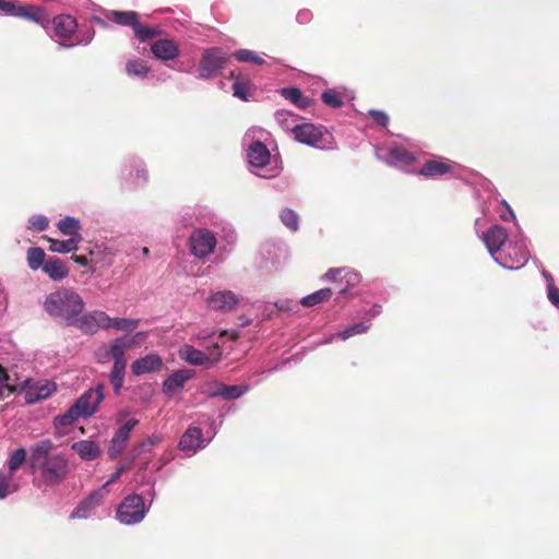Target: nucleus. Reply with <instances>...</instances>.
I'll return each instance as SVG.
<instances>
[{"label": "nucleus", "mask_w": 559, "mask_h": 559, "mask_svg": "<svg viewBox=\"0 0 559 559\" xmlns=\"http://www.w3.org/2000/svg\"><path fill=\"white\" fill-rule=\"evenodd\" d=\"M127 362H114L109 373V381L116 394H119L124 381Z\"/></svg>", "instance_id": "7c9ffc66"}, {"label": "nucleus", "mask_w": 559, "mask_h": 559, "mask_svg": "<svg viewBox=\"0 0 559 559\" xmlns=\"http://www.w3.org/2000/svg\"><path fill=\"white\" fill-rule=\"evenodd\" d=\"M247 157L251 166L262 168L269 164L271 154L264 143L255 141L249 146Z\"/></svg>", "instance_id": "a211bd4d"}, {"label": "nucleus", "mask_w": 559, "mask_h": 559, "mask_svg": "<svg viewBox=\"0 0 559 559\" xmlns=\"http://www.w3.org/2000/svg\"><path fill=\"white\" fill-rule=\"evenodd\" d=\"M144 516L145 504L143 498L139 495L126 497L117 510L118 520L126 525L139 523Z\"/></svg>", "instance_id": "20e7f679"}, {"label": "nucleus", "mask_w": 559, "mask_h": 559, "mask_svg": "<svg viewBox=\"0 0 559 559\" xmlns=\"http://www.w3.org/2000/svg\"><path fill=\"white\" fill-rule=\"evenodd\" d=\"M52 31L53 36L57 40L66 46L72 47L75 44H67V41L71 40L78 32V22L70 14H59L52 19Z\"/></svg>", "instance_id": "1a4fd4ad"}, {"label": "nucleus", "mask_w": 559, "mask_h": 559, "mask_svg": "<svg viewBox=\"0 0 559 559\" xmlns=\"http://www.w3.org/2000/svg\"><path fill=\"white\" fill-rule=\"evenodd\" d=\"M233 57L239 62H252L255 64L264 63V60L260 56L249 49H239L233 53Z\"/></svg>", "instance_id": "37998d69"}, {"label": "nucleus", "mask_w": 559, "mask_h": 559, "mask_svg": "<svg viewBox=\"0 0 559 559\" xmlns=\"http://www.w3.org/2000/svg\"><path fill=\"white\" fill-rule=\"evenodd\" d=\"M152 53L160 60L169 61L179 56V47L171 39H158L151 46Z\"/></svg>", "instance_id": "6ab92c4d"}, {"label": "nucleus", "mask_w": 559, "mask_h": 559, "mask_svg": "<svg viewBox=\"0 0 559 559\" xmlns=\"http://www.w3.org/2000/svg\"><path fill=\"white\" fill-rule=\"evenodd\" d=\"M15 490L16 487L11 485V476L0 473V499H4Z\"/></svg>", "instance_id": "de8ad7c7"}, {"label": "nucleus", "mask_w": 559, "mask_h": 559, "mask_svg": "<svg viewBox=\"0 0 559 559\" xmlns=\"http://www.w3.org/2000/svg\"><path fill=\"white\" fill-rule=\"evenodd\" d=\"M321 99L325 105L332 108H341L344 105L341 94L334 90L324 91L321 95Z\"/></svg>", "instance_id": "c03bdc74"}, {"label": "nucleus", "mask_w": 559, "mask_h": 559, "mask_svg": "<svg viewBox=\"0 0 559 559\" xmlns=\"http://www.w3.org/2000/svg\"><path fill=\"white\" fill-rule=\"evenodd\" d=\"M49 243V250L51 252L68 253L78 250V243L82 240V236L78 238H70L68 240H57L50 237H44Z\"/></svg>", "instance_id": "c85d7f7f"}, {"label": "nucleus", "mask_w": 559, "mask_h": 559, "mask_svg": "<svg viewBox=\"0 0 559 559\" xmlns=\"http://www.w3.org/2000/svg\"><path fill=\"white\" fill-rule=\"evenodd\" d=\"M217 245L215 235L205 228H199L191 233L189 247L191 253L199 259L211 254Z\"/></svg>", "instance_id": "423d86ee"}, {"label": "nucleus", "mask_w": 559, "mask_h": 559, "mask_svg": "<svg viewBox=\"0 0 559 559\" xmlns=\"http://www.w3.org/2000/svg\"><path fill=\"white\" fill-rule=\"evenodd\" d=\"M228 61V57L219 48L206 49L199 63L198 72L201 79H210L216 75Z\"/></svg>", "instance_id": "39448f33"}, {"label": "nucleus", "mask_w": 559, "mask_h": 559, "mask_svg": "<svg viewBox=\"0 0 559 559\" xmlns=\"http://www.w3.org/2000/svg\"><path fill=\"white\" fill-rule=\"evenodd\" d=\"M368 329H369V326L366 325L365 323H356V324L349 326L348 329H345L344 331H342L340 333V336L343 340H347L356 334L366 333L368 331Z\"/></svg>", "instance_id": "09e8293b"}, {"label": "nucleus", "mask_w": 559, "mask_h": 559, "mask_svg": "<svg viewBox=\"0 0 559 559\" xmlns=\"http://www.w3.org/2000/svg\"><path fill=\"white\" fill-rule=\"evenodd\" d=\"M43 271L55 282H60L69 274L64 262L58 258H49L43 265Z\"/></svg>", "instance_id": "5701e85b"}, {"label": "nucleus", "mask_w": 559, "mask_h": 559, "mask_svg": "<svg viewBox=\"0 0 559 559\" xmlns=\"http://www.w3.org/2000/svg\"><path fill=\"white\" fill-rule=\"evenodd\" d=\"M58 228L61 234L70 236L71 238H78V236H81L79 234V230L81 229L80 221L74 217L66 216L59 221Z\"/></svg>", "instance_id": "2f4dec72"}, {"label": "nucleus", "mask_w": 559, "mask_h": 559, "mask_svg": "<svg viewBox=\"0 0 559 559\" xmlns=\"http://www.w3.org/2000/svg\"><path fill=\"white\" fill-rule=\"evenodd\" d=\"M144 333H136L133 337H117L114 340L109 346L108 355L114 358V362H127L124 357L126 350L132 348L134 346V338H143Z\"/></svg>", "instance_id": "ddd939ff"}, {"label": "nucleus", "mask_w": 559, "mask_h": 559, "mask_svg": "<svg viewBox=\"0 0 559 559\" xmlns=\"http://www.w3.org/2000/svg\"><path fill=\"white\" fill-rule=\"evenodd\" d=\"M104 390L105 384L99 383L95 389L87 390L76 400L73 406L82 418L90 417L97 412L105 397Z\"/></svg>", "instance_id": "0eeeda50"}, {"label": "nucleus", "mask_w": 559, "mask_h": 559, "mask_svg": "<svg viewBox=\"0 0 559 559\" xmlns=\"http://www.w3.org/2000/svg\"><path fill=\"white\" fill-rule=\"evenodd\" d=\"M71 259L75 263H78V264H80L82 266H86L88 264V259L85 255H76V254H74V255L71 257Z\"/></svg>", "instance_id": "4d7b16f0"}, {"label": "nucleus", "mask_w": 559, "mask_h": 559, "mask_svg": "<svg viewBox=\"0 0 559 559\" xmlns=\"http://www.w3.org/2000/svg\"><path fill=\"white\" fill-rule=\"evenodd\" d=\"M453 171V165L447 163L443 158L429 159L425 162L418 170V175L426 178L441 177Z\"/></svg>", "instance_id": "f3484780"}, {"label": "nucleus", "mask_w": 559, "mask_h": 559, "mask_svg": "<svg viewBox=\"0 0 559 559\" xmlns=\"http://www.w3.org/2000/svg\"><path fill=\"white\" fill-rule=\"evenodd\" d=\"M179 355L182 359L193 366H202L207 361H218L221 358V350L219 346L215 344L209 349V353L205 354L202 350L194 348L192 345L185 344L180 348Z\"/></svg>", "instance_id": "9d476101"}, {"label": "nucleus", "mask_w": 559, "mask_h": 559, "mask_svg": "<svg viewBox=\"0 0 559 559\" xmlns=\"http://www.w3.org/2000/svg\"><path fill=\"white\" fill-rule=\"evenodd\" d=\"M110 317L99 310L91 311L83 316H78L76 321L70 326H76L84 334H95L99 329H109Z\"/></svg>", "instance_id": "6e6552de"}, {"label": "nucleus", "mask_w": 559, "mask_h": 559, "mask_svg": "<svg viewBox=\"0 0 559 559\" xmlns=\"http://www.w3.org/2000/svg\"><path fill=\"white\" fill-rule=\"evenodd\" d=\"M15 16L36 22V23L40 24L41 26H45V23L48 21L46 12L41 8L34 7V5H20L19 4Z\"/></svg>", "instance_id": "bb28decb"}, {"label": "nucleus", "mask_w": 559, "mask_h": 559, "mask_svg": "<svg viewBox=\"0 0 559 559\" xmlns=\"http://www.w3.org/2000/svg\"><path fill=\"white\" fill-rule=\"evenodd\" d=\"M530 253L522 248L515 249V258L510 255V261H506L503 265L510 270H516L526 264Z\"/></svg>", "instance_id": "58836bf2"}, {"label": "nucleus", "mask_w": 559, "mask_h": 559, "mask_svg": "<svg viewBox=\"0 0 559 559\" xmlns=\"http://www.w3.org/2000/svg\"><path fill=\"white\" fill-rule=\"evenodd\" d=\"M248 390V386L243 385H227L224 383H217L215 390L209 392L210 397L221 396L225 400H236L242 396Z\"/></svg>", "instance_id": "393cba45"}, {"label": "nucleus", "mask_w": 559, "mask_h": 559, "mask_svg": "<svg viewBox=\"0 0 559 559\" xmlns=\"http://www.w3.org/2000/svg\"><path fill=\"white\" fill-rule=\"evenodd\" d=\"M71 448L84 461L96 460L102 454L100 447L93 440L76 441Z\"/></svg>", "instance_id": "aec40b11"}, {"label": "nucleus", "mask_w": 559, "mask_h": 559, "mask_svg": "<svg viewBox=\"0 0 559 559\" xmlns=\"http://www.w3.org/2000/svg\"><path fill=\"white\" fill-rule=\"evenodd\" d=\"M9 382H11V383H19L16 379H15V380H13V379L11 378V374H10V373H9Z\"/></svg>", "instance_id": "bf43d9fd"}, {"label": "nucleus", "mask_w": 559, "mask_h": 559, "mask_svg": "<svg viewBox=\"0 0 559 559\" xmlns=\"http://www.w3.org/2000/svg\"><path fill=\"white\" fill-rule=\"evenodd\" d=\"M130 414V409L122 408L116 415V421L120 426L115 431L108 447L107 453L111 460L117 459L122 453L130 439L131 431L139 425V420L136 418H129L126 420Z\"/></svg>", "instance_id": "7ed1b4c3"}, {"label": "nucleus", "mask_w": 559, "mask_h": 559, "mask_svg": "<svg viewBox=\"0 0 559 559\" xmlns=\"http://www.w3.org/2000/svg\"><path fill=\"white\" fill-rule=\"evenodd\" d=\"M231 78H235V82L233 84V94L235 97L248 102L252 96L253 84L249 80H240L235 76V73L231 72Z\"/></svg>", "instance_id": "c756f323"}, {"label": "nucleus", "mask_w": 559, "mask_h": 559, "mask_svg": "<svg viewBox=\"0 0 559 559\" xmlns=\"http://www.w3.org/2000/svg\"><path fill=\"white\" fill-rule=\"evenodd\" d=\"M389 153L394 160L404 165H411L416 160L414 154L402 146L392 147Z\"/></svg>", "instance_id": "ea45409f"}, {"label": "nucleus", "mask_w": 559, "mask_h": 559, "mask_svg": "<svg viewBox=\"0 0 559 559\" xmlns=\"http://www.w3.org/2000/svg\"><path fill=\"white\" fill-rule=\"evenodd\" d=\"M507 239H508V233H507L506 228L500 225L491 226L483 235V241L485 242V245L491 255H493L500 251L502 246L506 243Z\"/></svg>", "instance_id": "f8f14e48"}, {"label": "nucleus", "mask_w": 559, "mask_h": 559, "mask_svg": "<svg viewBox=\"0 0 559 559\" xmlns=\"http://www.w3.org/2000/svg\"><path fill=\"white\" fill-rule=\"evenodd\" d=\"M148 71L150 68L146 66L145 61L141 59L130 60L126 64V72L132 76L144 79Z\"/></svg>", "instance_id": "e433bc0d"}, {"label": "nucleus", "mask_w": 559, "mask_h": 559, "mask_svg": "<svg viewBox=\"0 0 559 559\" xmlns=\"http://www.w3.org/2000/svg\"><path fill=\"white\" fill-rule=\"evenodd\" d=\"M162 366L163 359L158 355L148 354L131 364V372L134 376H142L144 373L157 371Z\"/></svg>", "instance_id": "dca6fc26"}, {"label": "nucleus", "mask_w": 559, "mask_h": 559, "mask_svg": "<svg viewBox=\"0 0 559 559\" xmlns=\"http://www.w3.org/2000/svg\"><path fill=\"white\" fill-rule=\"evenodd\" d=\"M102 490L93 491L86 499H84L73 511L71 516L78 519H85L91 511L100 503L103 500Z\"/></svg>", "instance_id": "4be33fe9"}, {"label": "nucleus", "mask_w": 559, "mask_h": 559, "mask_svg": "<svg viewBox=\"0 0 559 559\" xmlns=\"http://www.w3.org/2000/svg\"><path fill=\"white\" fill-rule=\"evenodd\" d=\"M550 281H552L551 277ZM548 298L554 306L559 308V288L556 287L552 282L548 284Z\"/></svg>", "instance_id": "603ef678"}, {"label": "nucleus", "mask_w": 559, "mask_h": 559, "mask_svg": "<svg viewBox=\"0 0 559 559\" xmlns=\"http://www.w3.org/2000/svg\"><path fill=\"white\" fill-rule=\"evenodd\" d=\"M29 228H33L37 231H43L47 229L49 225V221L44 215H34L28 219Z\"/></svg>", "instance_id": "8fccbe9b"}, {"label": "nucleus", "mask_w": 559, "mask_h": 559, "mask_svg": "<svg viewBox=\"0 0 559 559\" xmlns=\"http://www.w3.org/2000/svg\"><path fill=\"white\" fill-rule=\"evenodd\" d=\"M203 442L202 430L198 427H190L179 440V449L182 451H195Z\"/></svg>", "instance_id": "412c9836"}, {"label": "nucleus", "mask_w": 559, "mask_h": 559, "mask_svg": "<svg viewBox=\"0 0 559 559\" xmlns=\"http://www.w3.org/2000/svg\"><path fill=\"white\" fill-rule=\"evenodd\" d=\"M135 37L140 41H146L148 39L158 37L163 31L157 26H145L138 22L136 26L133 29Z\"/></svg>", "instance_id": "c9c22d12"}, {"label": "nucleus", "mask_w": 559, "mask_h": 559, "mask_svg": "<svg viewBox=\"0 0 559 559\" xmlns=\"http://www.w3.org/2000/svg\"><path fill=\"white\" fill-rule=\"evenodd\" d=\"M293 133L298 142L312 146L318 145L323 138L321 130L311 123L296 126Z\"/></svg>", "instance_id": "4468645a"}, {"label": "nucleus", "mask_w": 559, "mask_h": 559, "mask_svg": "<svg viewBox=\"0 0 559 559\" xmlns=\"http://www.w3.org/2000/svg\"><path fill=\"white\" fill-rule=\"evenodd\" d=\"M19 384L20 391H25V402L27 404H35L40 400H45L56 391V384L49 381L31 384V380L26 379Z\"/></svg>", "instance_id": "9b49d317"}, {"label": "nucleus", "mask_w": 559, "mask_h": 559, "mask_svg": "<svg viewBox=\"0 0 559 559\" xmlns=\"http://www.w3.org/2000/svg\"><path fill=\"white\" fill-rule=\"evenodd\" d=\"M136 178H142L143 181H146V171L144 169H138L136 170Z\"/></svg>", "instance_id": "13d9d810"}, {"label": "nucleus", "mask_w": 559, "mask_h": 559, "mask_svg": "<svg viewBox=\"0 0 559 559\" xmlns=\"http://www.w3.org/2000/svg\"><path fill=\"white\" fill-rule=\"evenodd\" d=\"M237 336H238V335H237V333H234V334H233V338H234V340H236V338H237Z\"/></svg>", "instance_id": "680f3d73"}, {"label": "nucleus", "mask_w": 559, "mask_h": 559, "mask_svg": "<svg viewBox=\"0 0 559 559\" xmlns=\"http://www.w3.org/2000/svg\"><path fill=\"white\" fill-rule=\"evenodd\" d=\"M280 94L300 109H306L313 104L312 99L305 96L298 87H284Z\"/></svg>", "instance_id": "a878e982"}, {"label": "nucleus", "mask_w": 559, "mask_h": 559, "mask_svg": "<svg viewBox=\"0 0 559 559\" xmlns=\"http://www.w3.org/2000/svg\"><path fill=\"white\" fill-rule=\"evenodd\" d=\"M369 116L373 119V121L377 124L383 128H385L389 124L390 118L384 111L372 109L369 111Z\"/></svg>", "instance_id": "3c124183"}, {"label": "nucleus", "mask_w": 559, "mask_h": 559, "mask_svg": "<svg viewBox=\"0 0 559 559\" xmlns=\"http://www.w3.org/2000/svg\"><path fill=\"white\" fill-rule=\"evenodd\" d=\"M191 378V372L188 370H177L173 372L164 382L163 391L167 395H171L174 392L183 388L187 380Z\"/></svg>", "instance_id": "b1692460"}, {"label": "nucleus", "mask_w": 559, "mask_h": 559, "mask_svg": "<svg viewBox=\"0 0 559 559\" xmlns=\"http://www.w3.org/2000/svg\"><path fill=\"white\" fill-rule=\"evenodd\" d=\"M343 270L342 269H330L325 274L324 277L331 281H336L342 275Z\"/></svg>", "instance_id": "6e6d98bb"}, {"label": "nucleus", "mask_w": 559, "mask_h": 559, "mask_svg": "<svg viewBox=\"0 0 559 559\" xmlns=\"http://www.w3.org/2000/svg\"><path fill=\"white\" fill-rule=\"evenodd\" d=\"M140 320L138 319H120L110 318L109 329L112 328L117 331H133L138 328Z\"/></svg>", "instance_id": "a19ab883"}, {"label": "nucleus", "mask_w": 559, "mask_h": 559, "mask_svg": "<svg viewBox=\"0 0 559 559\" xmlns=\"http://www.w3.org/2000/svg\"><path fill=\"white\" fill-rule=\"evenodd\" d=\"M281 221L290 230L296 231L298 229V215L290 209H284L281 212Z\"/></svg>", "instance_id": "49530a36"}, {"label": "nucleus", "mask_w": 559, "mask_h": 559, "mask_svg": "<svg viewBox=\"0 0 559 559\" xmlns=\"http://www.w3.org/2000/svg\"><path fill=\"white\" fill-rule=\"evenodd\" d=\"M52 448L50 440H41L31 448L28 459L32 469L39 472L48 486L61 484L69 473L67 457L62 454H50Z\"/></svg>", "instance_id": "f257e3e1"}, {"label": "nucleus", "mask_w": 559, "mask_h": 559, "mask_svg": "<svg viewBox=\"0 0 559 559\" xmlns=\"http://www.w3.org/2000/svg\"><path fill=\"white\" fill-rule=\"evenodd\" d=\"M331 296H332L331 288H322V289H319V290L304 297L300 300V304L304 307H313L316 305H319L323 301L329 300Z\"/></svg>", "instance_id": "f704fd0d"}, {"label": "nucleus", "mask_w": 559, "mask_h": 559, "mask_svg": "<svg viewBox=\"0 0 559 559\" xmlns=\"http://www.w3.org/2000/svg\"><path fill=\"white\" fill-rule=\"evenodd\" d=\"M148 249L147 248H143V254L147 255L148 254Z\"/></svg>", "instance_id": "052dcab7"}, {"label": "nucleus", "mask_w": 559, "mask_h": 559, "mask_svg": "<svg viewBox=\"0 0 559 559\" xmlns=\"http://www.w3.org/2000/svg\"><path fill=\"white\" fill-rule=\"evenodd\" d=\"M159 442L160 439L156 436L148 437L141 441L136 447L132 449L131 462H133L143 451H151Z\"/></svg>", "instance_id": "79ce46f5"}, {"label": "nucleus", "mask_w": 559, "mask_h": 559, "mask_svg": "<svg viewBox=\"0 0 559 559\" xmlns=\"http://www.w3.org/2000/svg\"><path fill=\"white\" fill-rule=\"evenodd\" d=\"M84 301L72 289H58L50 293L44 302L45 311L52 318L63 320L68 325L76 321L84 310Z\"/></svg>", "instance_id": "f03ea898"}, {"label": "nucleus", "mask_w": 559, "mask_h": 559, "mask_svg": "<svg viewBox=\"0 0 559 559\" xmlns=\"http://www.w3.org/2000/svg\"><path fill=\"white\" fill-rule=\"evenodd\" d=\"M79 418H82L79 415L78 411L72 405L63 415L56 417L55 423L57 426L68 427L71 426Z\"/></svg>", "instance_id": "a18cd8bd"}, {"label": "nucleus", "mask_w": 559, "mask_h": 559, "mask_svg": "<svg viewBox=\"0 0 559 559\" xmlns=\"http://www.w3.org/2000/svg\"><path fill=\"white\" fill-rule=\"evenodd\" d=\"M131 461L129 464H121L117 467V471L110 476V478L107 480V483L104 485V487H106L107 485L111 484V483H115L117 479H119V477L121 476V474L127 471L128 468H130V465H131Z\"/></svg>", "instance_id": "5fc2aeb1"}, {"label": "nucleus", "mask_w": 559, "mask_h": 559, "mask_svg": "<svg viewBox=\"0 0 559 559\" xmlns=\"http://www.w3.org/2000/svg\"><path fill=\"white\" fill-rule=\"evenodd\" d=\"M19 391L20 384L9 382V372L0 365V400Z\"/></svg>", "instance_id": "72a5a7b5"}, {"label": "nucleus", "mask_w": 559, "mask_h": 559, "mask_svg": "<svg viewBox=\"0 0 559 559\" xmlns=\"http://www.w3.org/2000/svg\"><path fill=\"white\" fill-rule=\"evenodd\" d=\"M46 253L44 249L39 247H31L27 249L26 259L31 270L36 271L45 264Z\"/></svg>", "instance_id": "473e14b6"}, {"label": "nucleus", "mask_w": 559, "mask_h": 559, "mask_svg": "<svg viewBox=\"0 0 559 559\" xmlns=\"http://www.w3.org/2000/svg\"><path fill=\"white\" fill-rule=\"evenodd\" d=\"M19 4L12 1L0 0V10L10 15H16Z\"/></svg>", "instance_id": "864d4df0"}, {"label": "nucleus", "mask_w": 559, "mask_h": 559, "mask_svg": "<svg viewBox=\"0 0 559 559\" xmlns=\"http://www.w3.org/2000/svg\"><path fill=\"white\" fill-rule=\"evenodd\" d=\"M107 17L116 24L122 26H130L132 29L139 22V13L135 11H117L112 10L107 14Z\"/></svg>", "instance_id": "cd10ccee"}, {"label": "nucleus", "mask_w": 559, "mask_h": 559, "mask_svg": "<svg viewBox=\"0 0 559 559\" xmlns=\"http://www.w3.org/2000/svg\"><path fill=\"white\" fill-rule=\"evenodd\" d=\"M207 302L216 311L228 312L236 308L238 298L233 292L224 290L211 295Z\"/></svg>", "instance_id": "2eb2a0df"}, {"label": "nucleus", "mask_w": 559, "mask_h": 559, "mask_svg": "<svg viewBox=\"0 0 559 559\" xmlns=\"http://www.w3.org/2000/svg\"><path fill=\"white\" fill-rule=\"evenodd\" d=\"M26 461V451L23 448L16 449L8 460L9 476L12 475L24 464Z\"/></svg>", "instance_id": "4c0bfd02"}]
</instances>
